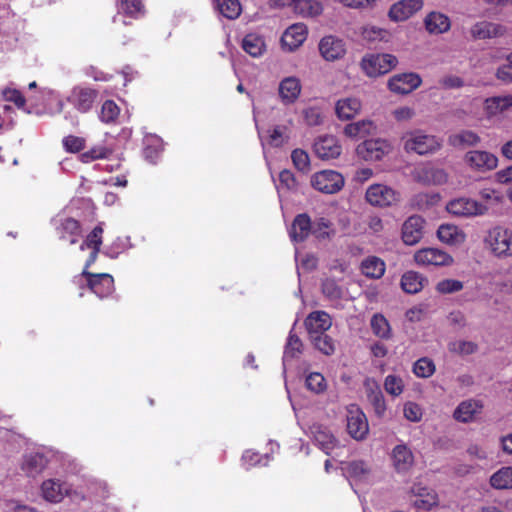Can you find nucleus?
<instances>
[{
	"label": "nucleus",
	"mask_w": 512,
	"mask_h": 512,
	"mask_svg": "<svg viewBox=\"0 0 512 512\" xmlns=\"http://www.w3.org/2000/svg\"><path fill=\"white\" fill-rule=\"evenodd\" d=\"M489 251L498 258L512 257V228L496 225L489 229L485 239Z\"/></svg>",
	"instance_id": "obj_1"
},
{
	"label": "nucleus",
	"mask_w": 512,
	"mask_h": 512,
	"mask_svg": "<svg viewBox=\"0 0 512 512\" xmlns=\"http://www.w3.org/2000/svg\"><path fill=\"white\" fill-rule=\"evenodd\" d=\"M98 96L96 90L83 86L81 84L73 86L68 92L65 101L58 100L56 112L61 113L64 110L65 102L70 104L77 112H89Z\"/></svg>",
	"instance_id": "obj_2"
},
{
	"label": "nucleus",
	"mask_w": 512,
	"mask_h": 512,
	"mask_svg": "<svg viewBox=\"0 0 512 512\" xmlns=\"http://www.w3.org/2000/svg\"><path fill=\"white\" fill-rule=\"evenodd\" d=\"M402 141L407 152H415L419 155L434 153L441 147V141L436 136L427 134L422 130L405 133Z\"/></svg>",
	"instance_id": "obj_3"
},
{
	"label": "nucleus",
	"mask_w": 512,
	"mask_h": 512,
	"mask_svg": "<svg viewBox=\"0 0 512 512\" xmlns=\"http://www.w3.org/2000/svg\"><path fill=\"white\" fill-rule=\"evenodd\" d=\"M446 211L454 217L473 218L487 214V205L470 197H457L446 204Z\"/></svg>",
	"instance_id": "obj_4"
},
{
	"label": "nucleus",
	"mask_w": 512,
	"mask_h": 512,
	"mask_svg": "<svg viewBox=\"0 0 512 512\" xmlns=\"http://www.w3.org/2000/svg\"><path fill=\"white\" fill-rule=\"evenodd\" d=\"M398 64L396 56L388 53L365 55L360 63L368 77H378L390 72Z\"/></svg>",
	"instance_id": "obj_5"
},
{
	"label": "nucleus",
	"mask_w": 512,
	"mask_h": 512,
	"mask_svg": "<svg viewBox=\"0 0 512 512\" xmlns=\"http://www.w3.org/2000/svg\"><path fill=\"white\" fill-rule=\"evenodd\" d=\"M365 198L372 206L389 207L397 204L401 195L397 190L386 184L376 183L367 188Z\"/></svg>",
	"instance_id": "obj_6"
},
{
	"label": "nucleus",
	"mask_w": 512,
	"mask_h": 512,
	"mask_svg": "<svg viewBox=\"0 0 512 512\" xmlns=\"http://www.w3.org/2000/svg\"><path fill=\"white\" fill-rule=\"evenodd\" d=\"M311 186L325 194H334L344 186V177L334 170H322L314 173L310 179Z\"/></svg>",
	"instance_id": "obj_7"
},
{
	"label": "nucleus",
	"mask_w": 512,
	"mask_h": 512,
	"mask_svg": "<svg viewBox=\"0 0 512 512\" xmlns=\"http://www.w3.org/2000/svg\"><path fill=\"white\" fill-rule=\"evenodd\" d=\"M84 278L90 290L99 298L107 297L114 291V280L110 274H91L85 267L82 273L75 277V280L80 283Z\"/></svg>",
	"instance_id": "obj_8"
},
{
	"label": "nucleus",
	"mask_w": 512,
	"mask_h": 512,
	"mask_svg": "<svg viewBox=\"0 0 512 512\" xmlns=\"http://www.w3.org/2000/svg\"><path fill=\"white\" fill-rule=\"evenodd\" d=\"M48 462V452L37 448L23 454L19 467L27 477L35 478L46 469Z\"/></svg>",
	"instance_id": "obj_9"
},
{
	"label": "nucleus",
	"mask_w": 512,
	"mask_h": 512,
	"mask_svg": "<svg viewBox=\"0 0 512 512\" xmlns=\"http://www.w3.org/2000/svg\"><path fill=\"white\" fill-rule=\"evenodd\" d=\"M465 165L474 172L485 173L498 166L495 154L486 150H470L463 157Z\"/></svg>",
	"instance_id": "obj_10"
},
{
	"label": "nucleus",
	"mask_w": 512,
	"mask_h": 512,
	"mask_svg": "<svg viewBox=\"0 0 512 512\" xmlns=\"http://www.w3.org/2000/svg\"><path fill=\"white\" fill-rule=\"evenodd\" d=\"M392 150L390 142L385 139H371L360 143L356 148L357 155L365 161H378Z\"/></svg>",
	"instance_id": "obj_11"
},
{
	"label": "nucleus",
	"mask_w": 512,
	"mask_h": 512,
	"mask_svg": "<svg viewBox=\"0 0 512 512\" xmlns=\"http://www.w3.org/2000/svg\"><path fill=\"white\" fill-rule=\"evenodd\" d=\"M347 431L355 440H363L369 432L367 418L355 404L347 407Z\"/></svg>",
	"instance_id": "obj_12"
},
{
	"label": "nucleus",
	"mask_w": 512,
	"mask_h": 512,
	"mask_svg": "<svg viewBox=\"0 0 512 512\" xmlns=\"http://www.w3.org/2000/svg\"><path fill=\"white\" fill-rule=\"evenodd\" d=\"M309 435L316 446L325 454L331 455L340 448V443L330 429L322 424L315 423L309 427Z\"/></svg>",
	"instance_id": "obj_13"
},
{
	"label": "nucleus",
	"mask_w": 512,
	"mask_h": 512,
	"mask_svg": "<svg viewBox=\"0 0 512 512\" xmlns=\"http://www.w3.org/2000/svg\"><path fill=\"white\" fill-rule=\"evenodd\" d=\"M40 493L45 501L58 504L70 496L71 486L60 479L49 478L41 483Z\"/></svg>",
	"instance_id": "obj_14"
},
{
	"label": "nucleus",
	"mask_w": 512,
	"mask_h": 512,
	"mask_svg": "<svg viewBox=\"0 0 512 512\" xmlns=\"http://www.w3.org/2000/svg\"><path fill=\"white\" fill-rule=\"evenodd\" d=\"M414 260L417 265L423 267L430 266H450L453 263V257L439 248H423L415 252Z\"/></svg>",
	"instance_id": "obj_15"
},
{
	"label": "nucleus",
	"mask_w": 512,
	"mask_h": 512,
	"mask_svg": "<svg viewBox=\"0 0 512 512\" xmlns=\"http://www.w3.org/2000/svg\"><path fill=\"white\" fill-rule=\"evenodd\" d=\"M308 37V27L304 23H294L283 32L280 44L285 52L299 49Z\"/></svg>",
	"instance_id": "obj_16"
},
{
	"label": "nucleus",
	"mask_w": 512,
	"mask_h": 512,
	"mask_svg": "<svg viewBox=\"0 0 512 512\" xmlns=\"http://www.w3.org/2000/svg\"><path fill=\"white\" fill-rule=\"evenodd\" d=\"M485 117L490 121H500L512 109V94L485 99L483 103Z\"/></svg>",
	"instance_id": "obj_17"
},
{
	"label": "nucleus",
	"mask_w": 512,
	"mask_h": 512,
	"mask_svg": "<svg viewBox=\"0 0 512 512\" xmlns=\"http://www.w3.org/2000/svg\"><path fill=\"white\" fill-rule=\"evenodd\" d=\"M422 83L419 74L409 72L392 76L388 80V88L396 94H409L417 89Z\"/></svg>",
	"instance_id": "obj_18"
},
{
	"label": "nucleus",
	"mask_w": 512,
	"mask_h": 512,
	"mask_svg": "<svg viewBox=\"0 0 512 512\" xmlns=\"http://www.w3.org/2000/svg\"><path fill=\"white\" fill-rule=\"evenodd\" d=\"M318 49L320 55L329 62L343 58L347 50L345 42L333 35L323 37L318 44Z\"/></svg>",
	"instance_id": "obj_19"
},
{
	"label": "nucleus",
	"mask_w": 512,
	"mask_h": 512,
	"mask_svg": "<svg viewBox=\"0 0 512 512\" xmlns=\"http://www.w3.org/2000/svg\"><path fill=\"white\" fill-rule=\"evenodd\" d=\"M302 84L298 77H284L278 85V96L284 105L294 104L300 97Z\"/></svg>",
	"instance_id": "obj_20"
},
{
	"label": "nucleus",
	"mask_w": 512,
	"mask_h": 512,
	"mask_svg": "<svg viewBox=\"0 0 512 512\" xmlns=\"http://www.w3.org/2000/svg\"><path fill=\"white\" fill-rule=\"evenodd\" d=\"M483 402L478 399H467L458 404L453 412V417L461 423H470L482 413Z\"/></svg>",
	"instance_id": "obj_21"
},
{
	"label": "nucleus",
	"mask_w": 512,
	"mask_h": 512,
	"mask_svg": "<svg viewBox=\"0 0 512 512\" xmlns=\"http://www.w3.org/2000/svg\"><path fill=\"white\" fill-rule=\"evenodd\" d=\"M314 152L320 159L330 160L340 156L342 147L336 137L325 135L315 141Z\"/></svg>",
	"instance_id": "obj_22"
},
{
	"label": "nucleus",
	"mask_w": 512,
	"mask_h": 512,
	"mask_svg": "<svg viewBox=\"0 0 512 512\" xmlns=\"http://www.w3.org/2000/svg\"><path fill=\"white\" fill-rule=\"evenodd\" d=\"M422 7L423 0H400L391 6L388 16L394 22L405 21Z\"/></svg>",
	"instance_id": "obj_23"
},
{
	"label": "nucleus",
	"mask_w": 512,
	"mask_h": 512,
	"mask_svg": "<svg viewBox=\"0 0 512 512\" xmlns=\"http://www.w3.org/2000/svg\"><path fill=\"white\" fill-rule=\"evenodd\" d=\"M425 220L421 216H411L402 225V239L406 245L417 244L424 235Z\"/></svg>",
	"instance_id": "obj_24"
},
{
	"label": "nucleus",
	"mask_w": 512,
	"mask_h": 512,
	"mask_svg": "<svg viewBox=\"0 0 512 512\" xmlns=\"http://www.w3.org/2000/svg\"><path fill=\"white\" fill-rule=\"evenodd\" d=\"M391 461L397 473H407L414 465V455L406 444L401 443L392 449Z\"/></svg>",
	"instance_id": "obj_25"
},
{
	"label": "nucleus",
	"mask_w": 512,
	"mask_h": 512,
	"mask_svg": "<svg viewBox=\"0 0 512 512\" xmlns=\"http://www.w3.org/2000/svg\"><path fill=\"white\" fill-rule=\"evenodd\" d=\"M411 494L414 497L412 503L419 510L428 511L438 504L437 494L432 489L420 484L413 485Z\"/></svg>",
	"instance_id": "obj_26"
},
{
	"label": "nucleus",
	"mask_w": 512,
	"mask_h": 512,
	"mask_svg": "<svg viewBox=\"0 0 512 512\" xmlns=\"http://www.w3.org/2000/svg\"><path fill=\"white\" fill-rule=\"evenodd\" d=\"M436 234L438 240L448 246H461L466 241V233L451 223L441 224Z\"/></svg>",
	"instance_id": "obj_27"
},
{
	"label": "nucleus",
	"mask_w": 512,
	"mask_h": 512,
	"mask_svg": "<svg viewBox=\"0 0 512 512\" xmlns=\"http://www.w3.org/2000/svg\"><path fill=\"white\" fill-rule=\"evenodd\" d=\"M506 28L498 23L481 21L475 23L470 30L471 36L474 39H490L503 36Z\"/></svg>",
	"instance_id": "obj_28"
},
{
	"label": "nucleus",
	"mask_w": 512,
	"mask_h": 512,
	"mask_svg": "<svg viewBox=\"0 0 512 512\" xmlns=\"http://www.w3.org/2000/svg\"><path fill=\"white\" fill-rule=\"evenodd\" d=\"M361 108L362 103L356 97H344L335 103V113L342 121L353 119L360 113Z\"/></svg>",
	"instance_id": "obj_29"
},
{
	"label": "nucleus",
	"mask_w": 512,
	"mask_h": 512,
	"mask_svg": "<svg viewBox=\"0 0 512 512\" xmlns=\"http://www.w3.org/2000/svg\"><path fill=\"white\" fill-rule=\"evenodd\" d=\"M330 316L324 311H315L308 315L305 320L306 328L310 336L324 334L331 327Z\"/></svg>",
	"instance_id": "obj_30"
},
{
	"label": "nucleus",
	"mask_w": 512,
	"mask_h": 512,
	"mask_svg": "<svg viewBox=\"0 0 512 512\" xmlns=\"http://www.w3.org/2000/svg\"><path fill=\"white\" fill-rule=\"evenodd\" d=\"M102 234H103V227L102 223L97 225L90 234L87 235L84 242L81 244L80 249L84 250L85 248L91 249L90 256L86 261V268H88L90 265H92L98 255V252L100 250V246L102 244Z\"/></svg>",
	"instance_id": "obj_31"
},
{
	"label": "nucleus",
	"mask_w": 512,
	"mask_h": 512,
	"mask_svg": "<svg viewBox=\"0 0 512 512\" xmlns=\"http://www.w3.org/2000/svg\"><path fill=\"white\" fill-rule=\"evenodd\" d=\"M376 132V125L371 120H360L347 124L343 133L348 138L359 140Z\"/></svg>",
	"instance_id": "obj_32"
},
{
	"label": "nucleus",
	"mask_w": 512,
	"mask_h": 512,
	"mask_svg": "<svg viewBox=\"0 0 512 512\" xmlns=\"http://www.w3.org/2000/svg\"><path fill=\"white\" fill-rule=\"evenodd\" d=\"M312 228L311 220L307 214L297 215L289 231L292 241H303L310 233H312Z\"/></svg>",
	"instance_id": "obj_33"
},
{
	"label": "nucleus",
	"mask_w": 512,
	"mask_h": 512,
	"mask_svg": "<svg viewBox=\"0 0 512 512\" xmlns=\"http://www.w3.org/2000/svg\"><path fill=\"white\" fill-rule=\"evenodd\" d=\"M425 27L430 34H442L450 29L448 16L440 12H431L425 18Z\"/></svg>",
	"instance_id": "obj_34"
},
{
	"label": "nucleus",
	"mask_w": 512,
	"mask_h": 512,
	"mask_svg": "<svg viewBox=\"0 0 512 512\" xmlns=\"http://www.w3.org/2000/svg\"><path fill=\"white\" fill-rule=\"evenodd\" d=\"M449 144L455 148H466L477 146L481 138L480 136L471 130H461L449 136Z\"/></svg>",
	"instance_id": "obj_35"
},
{
	"label": "nucleus",
	"mask_w": 512,
	"mask_h": 512,
	"mask_svg": "<svg viewBox=\"0 0 512 512\" xmlns=\"http://www.w3.org/2000/svg\"><path fill=\"white\" fill-rule=\"evenodd\" d=\"M55 225L61 239H66L68 236H71L70 243H76L77 236L80 234V226L75 219L61 217L55 220Z\"/></svg>",
	"instance_id": "obj_36"
},
{
	"label": "nucleus",
	"mask_w": 512,
	"mask_h": 512,
	"mask_svg": "<svg viewBox=\"0 0 512 512\" xmlns=\"http://www.w3.org/2000/svg\"><path fill=\"white\" fill-rule=\"evenodd\" d=\"M242 48L252 57H260L266 51V42L261 35L249 33L242 41Z\"/></svg>",
	"instance_id": "obj_37"
},
{
	"label": "nucleus",
	"mask_w": 512,
	"mask_h": 512,
	"mask_svg": "<svg viewBox=\"0 0 512 512\" xmlns=\"http://www.w3.org/2000/svg\"><path fill=\"white\" fill-rule=\"evenodd\" d=\"M361 271L366 277L379 279L385 272V263L380 258L371 256L362 261Z\"/></svg>",
	"instance_id": "obj_38"
},
{
	"label": "nucleus",
	"mask_w": 512,
	"mask_h": 512,
	"mask_svg": "<svg viewBox=\"0 0 512 512\" xmlns=\"http://www.w3.org/2000/svg\"><path fill=\"white\" fill-rule=\"evenodd\" d=\"M214 6L219 14L230 20L238 18L242 11L239 0H214Z\"/></svg>",
	"instance_id": "obj_39"
},
{
	"label": "nucleus",
	"mask_w": 512,
	"mask_h": 512,
	"mask_svg": "<svg viewBox=\"0 0 512 512\" xmlns=\"http://www.w3.org/2000/svg\"><path fill=\"white\" fill-rule=\"evenodd\" d=\"M419 179L428 184L441 185L447 182L448 174L442 168L423 167L419 171Z\"/></svg>",
	"instance_id": "obj_40"
},
{
	"label": "nucleus",
	"mask_w": 512,
	"mask_h": 512,
	"mask_svg": "<svg viewBox=\"0 0 512 512\" xmlns=\"http://www.w3.org/2000/svg\"><path fill=\"white\" fill-rule=\"evenodd\" d=\"M293 11L303 18H314L323 12V5L318 0H301Z\"/></svg>",
	"instance_id": "obj_41"
},
{
	"label": "nucleus",
	"mask_w": 512,
	"mask_h": 512,
	"mask_svg": "<svg viewBox=\"0 0 512 512\" xmlns=\"http://www.w3.org/2000/svg\"><path fill=\"white\" fill-rule=\"evenodd\" d=\"M424 281L419 273L408 271L401 278V287L406 293L415 294L423 289Z\"/></svg>",
	"instance_id": "obj_42"
},
{
	"label": "nucleus",
	"mask_w": 512,
	"mask_h": 512,
	"mask_svg": "<svg viewBox=\"0 0 512 512\" xmlns=\"http://www.w3.org/2000/svg\"><path fill=\"white\" fill-rule=\"evenodd\" d=\"M345 471L348 477L354 481L367 480L370 475L369 465L362 460H356L348 463Z\"/></svg>",
	"instance_id": "obj_43"
},
{
	"label": "nucleus",
	"mask_w": 512,
	"mask_h": 512,
	"mask_svg": "<svg viewBox=\"0 0 512 512\" xmlns=\"http://www.w3.org/2000/svg\"><path fill=\"white\" fill-rule=\"evenodd\" d=\"M322 292L327 298L338 300L345 296L346 287L344 284H340L334 277H328L322 283Z\"/></svg>",
	"instance_id": "obj_44"
},
{
	"label": "nucleus",
	"mask_w": 512,
	"mask_h": 512,
	"mask_svg": "<svg viewBox=\"0 0 512 512\" xmlns=\"http://www.w3.org/2000/svg\"><path fill=\"white\" fill-rule=\"evenodd\" d=\"M302 342L299 337L290 331L283 355L284 370L289 360L298 357L302 353Z\"/></svg>",
	"instance_id": "obj_45"
},
{
	"label": "nucleus",
	"mask_w": 512,
	"mask_h": 512,
	"mask_svg": "<svg viewBox=\"0 0 512 512\" xmlns=\"http://www.w3.org/2000/svg\"><path fill=\"white\" fill-rule=\"evenodd\" d=\"M490 484L495 489L512 488V467H503L490 477Z\"/></svg>",
	"instance_id": "obj_46"
},
{
	"label": "nucleus",
	"mask_w": 512,
	"mask_h": 512,
	"mask_svg": "<svg viewBox=\"0 0 512 512\" xmlns=\"http://www.w3.org/2000/svg\"><path fill=\"white\" fill-rule=\"evenodd\" d=\"M163 150L162 140L157 136L147 137L145 140L144 156L151 163H155Z\"/></svg>",
	"instance_id": "obj_47"
},
{
	"label": "nucleus",
	"mask_w": 512,
	"mask_h": 512,
	"mask_svg": "<svg viewBox=\"0 0 512 512\" xmlns=\"http://www.w3.org/2000/svg\"><path fill=\"white\" fill-rule=\"evenodd\" d=\"M306 388L314 394H322L327 389V381L319 372H311L305 378Z\"/></svg>",
	"instance_id": "obj_48"
},
{
	"label": "nucleus",
	"mask_w": 512,
	"mask_h": 512,
	"mask_svg": "<svg viewBox=\"0 0 512 512\" xmlns=\"http://www.w3.org/2000/svg\"><path fill=\"white\" fill-rule=\"evenodd\" d=\"M479 197L481 199L480 202L483 203L484 205H487V212L489 211V209L491 207L502 203L503 198H504L503 194L500 191H498L492 187L482 188L479 191Z\"/></svg>",
	"instance_id": "obj_49"
},
{
	"label": "nucleus",
	"mask_w": 512,
	"mask_h": 512,
	"mask_svg": "<svg viewBox=\"0 0 512 512\" xmlns=\"http://www.w3.org/2000/svg\"><path fill=\"white\" fill-rule=\"evenodd\" d=\"M113 150L105 145L99 144L93 146L88 151L80 155V159L83 163H90L97 159H104L111 155Z\"/></svg>",
	"instance_id": "obj_50"
},
{
	"label": "nucleus",
	"mask_w": 512,
	"mask_h": 512,
	"mask_svg": "<svg viewBox=\"0 0 512 512\" xmlns=\"http://www.w3.org/2000/svg\"><path fill=\"white\" fill-rule=\"evenodd\" d=\"M405 388L404 380L401 376L395 374H389L384 379V389L385 391L393 396H400Z\"/></svg>",
	"instance_id": "obj_51"
},
{
	"label": "nucleus",
	"mask_w": 512,
	"mask_h": 512,
	"mask_svg": "<svg viewBox=\"0 0 512 512\" xmlns=\"http://www.w3.org/2000/svg\"><path fill=\"white\" fill-rule=\"evenodd\" d=\"M436 367L428 357L418 359L413 365V373L419 378H429L435 373Z\"/></svg>",
	"instance_id": "obj_52"
},
{
	"label": "nucleus",
	"mask_w": 512,
	"mask_h": 512,
	"mask_svg": "<svg viewBox=\"0 0 512 512\" xmlns=\"http://www.w3.org/2000/svg\"><path fill=\"white\" fill-rule=\"evenodd\" d=\"M371 329L380 338H389L391 335L390 325L387 319L381 314H375L371 318Z\"/></svg>",
	"instance_id": "obj_53"
},
{
	"label": "nucleus",
	"mask_w": 512,
	"mask_h": 512,
	"mask_svg": "<svg viewBox=\"0 0 512 512\" xmlns=\"http://www.w3.org/2000/svg\"><path fill=\"white\" fill-rule=\"evenodd\" d=\"M423 408L416 402L407 401L403 404V416L407 421L420 422L423 418Z\"/></svg>",
	"instance_id": "obj_54"
},
{
	"label": "nucleus",
	"mask_w": 512,
	"mask_h": 512,
	"mask_svg": "<svg viewBox=\"0 0 512 512\" xmlns=\"http://www.w3.org/2000/svg\"><path fill=\"white\" fill-rule=\"evenodd\" d=\"M120 109L112 100H107L102 104L100 119L104 123H112L119 116Z\"/></svg>",
	"instance_id": "obj_55"
},
{
	"label": "nucleus",
	"mask_w": 512,
	"mask_h": 512,
	"mask_svg": "<svg viewBox=\"0 0 512 512\" xmlns=\"http://www.w3.org/2000/svg\"><path fill=\"white\" fill-rule=\"evenodd\" d=\"M242 465L249 469L251 467L257 466V465H266L270 457L268 454H266L264 457H261L257 452H254L252 450H246L242 455Z\"/></svg>",
	"instance_id": "obj_56"
},
{
	"label": "nucleus",
	"mask_w": 512,
	"mask_h": 512,
	"mask_svg": "<svg viewBox=\"0 0 512 512\" xmlns=\"http://www.w3.org/2000/svg\"><path fill=\"white\" fill-rule=\"evenodd\" d=\"M291 159L297 170L303 173H307L310 170V158L306 151L302 149L293 150Z\"/></svg>",
	"instance_id": "obj_57"
},
{
	"label": "nucleus",
	"mask_w": 512,
	"mask_h": 512,
	"mask_svg": "<svg viewBox=\"0 0 512 512\" xmlns=\"http://www.w3.org/2000/svg\"><path fill=\"white\" fill-rule=\"evenodd\" d=\"M311 339L314 343V346L325 355H331L334 352V342L328 335L318 334L311 336Z\"/></svg>",
	"instance_id": "obj_58"
},
{
	"label": "nucleus",
	"mask_w": 512,
	"mask_h": 512,
	"mask_svg": "<svg viewBox=\"0 0 512 512\" xmlns=\"http://www.w3.org/2000/svg\"><path fill=\"white\" fill-rule=\"evenodd\" d=\"M449 351L460 355H470L477 349L475 343L466 340H456L449 343Z\"/></svg>",
	"instance_id": "obj_59"
},
{
	"label": "nucleus",
	"mask_w": 512,
	"mask_h": 512,
	"mask_svg": "<svg viewBox=\"0 0 512 512\" xmlns=\"http://www.w3.org/2000/svg\"><path fill=\"white\" fill-rule=\"evenodd\" d=\"M142 10L141 0H120L119 11L128 16L137 17L142 14Z\"/></svg>",
	"instance_id": "obj_60"
},
{
	"label": "nucleus",
	"mask_w": 512,
	"mask_h": 512,
	"mask_svg": "<svg viewBox=\"0 0 512 512\" xmlns=\"http://www.w3.org/2000/svg\"><path fill=\"white\" fill-rule=\"evenodd\" d=\"M312 227V233L319 239L329 237L332 232V223L326 218L317 219Z\"/></svg>",
	"instance_id": "obj_61"
},
{
	"label": "nucleus",
	"mask_w": 512,
	"mask_h": 512,
	"mask_svg": "<svg viewBox=\"0 0 512 512\" xmlns=\"http://www.w3.org/2000/svg\"><path fill=\"white\" fill-rule=\"evenodd\" d=\"M305 123L309 126L320 125L323 121L322 113L318 107H307L302 110Z\"/></svg>",
	"instance_id": "obj_62"
},
{
	"label": "nucleus",
	"mask_w": 512,
	"mask_h": 512,
	"mask_svg": "<svg viewBox=\"0 0 512 512\" xmlns=\"http://www.w3.org/2000/svg\"><path fill=\"white\" fill-rule=\"evenodd\" d=\"M361 35L368 42H376L385 37L386 31L376 26L367 25L362 28Z\"/></svg>",
	"instance_id": "obj_63"
},
{
	"label": "nucleus",
	"mask_w": 512,
	"mask_h": 512,
	"mask_svg": "<svg viewBox=\"0 0 512 512\" xmlns=\"http://www.w3.org/2000/svg\"><path fill=\"white\" fill-rule=\"evenodd\" d=\"M295 260L298 270L310 271L317 266V258L312 254L301 255L296 251Z\"/></svg>",
	"instance_id": "obj_64"
}]
</instances>
